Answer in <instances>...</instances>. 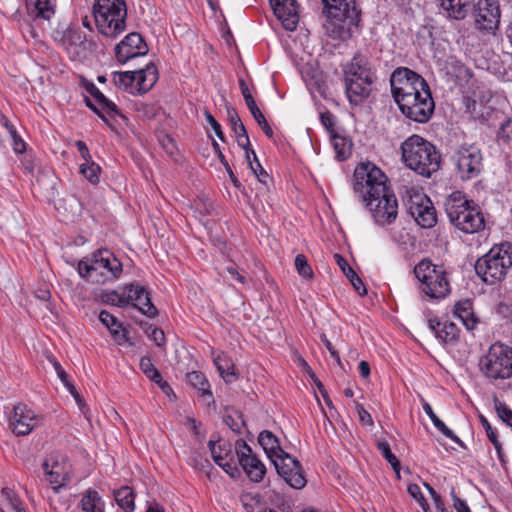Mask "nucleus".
Returning <instances> with one entry per match:
<instances>
[{
	"instance_id": "1",
	"label": "nucleus",
	"mask_w": 512,
	"mask_h": 512,
	"mask_svg": "<svg viewBox=\"0 0 512 512\" xmlns=\"http://www.w3.org/2000/svg\"><path fill=\"white\" fill-rule=\"evenodd\" d=\"M353 191L364 202L377 224L388 225L397 218V198L388 186L387 176L375 164L367 162L356 166Z\"/></svg>"
},
{
	"instance_id": "2",
	"label": "nucleus",
	"mask_w": 512,
	"mask_h": 512,
	"mask_svg": "<svg viewBox=\"0 0 512 512\" xmlns=\"http://www.w3.org/2000/svg\"><path fill=\"white\" fill-rule=\"evenodd\" d=\"M450 18L463 20L471 10L478 29L495 32L500 25L498 0H439Z\"/></svg>"
},
{
	"instance_id": "3",
	"label": "nucleus",
	"mask_w": 512,
	"mask_h": 512,
	"mask_svg": "<svg viewBox=\"0 0 512 512\" xmlns=\"http://www.w3.org/2000/svg\"><path fill=\"white\" fill-rule=\"evenodd\" d=\"M326 14V34L339 41H346L353 35L361 20V11L355 0H321Z\"/></svg>"
},
{
	"instance_id": "4",
	"label": "nucleus",
	"mask_w": 512,
	"mask_h": 512,
	"mask_svg": "<svg viewBox=\"0 0 512 512\" xmlns=\"http://www.w3.org/2000/svg\"><path fill=\"white\" fill-rule=\"evenodd\" d=\"M345 92L351 105L362 104L371 94L375 73L368 57L356 53L343 67Z\"/></svg>"
},
{
	"instance_id": "5",
	"label": "nucleus",
	"mask_w": 512,
	"mask_h": 512,
	"mask_svg": "<svg viewBox=\"0 0 512 512\" xmlns=\"http://www.w3.org/2000/svg\"><path fill=\"white\" fill-rule=\"evenodd\" d=\"M405 165L424 177L440 169L441 156L436 147L419 135H411L401 144Z\"/></svg>"
},
{
	"instance_id": "6",
	"label": "nucleus",
	"mask_w": 512,
	"mask_h": 512,
	"mask_svg": "<svg viewBox=\"0 0 512 512\" xmlns=\"http://www.w3.org/2000/svg\"><path fill=\"white\" fill-rule=\"evenodd\" d=\"M444 208L451 224L466 234L479 232L485 227L480 207L460 191H454L447 197Z\"/></svg>"
},
{
	"instance_id": "7",
	"label": "nucleus",
	"mask_w": 512,
	"mask_h": 512,
	"mask_svg": "<svg viewBox=\"0 0 512 512\" xmlns=\"http://www.w3.org/2000/svg\"><path fill=\"white\" fill-rule=\"evenodd\" d=\"M512 267V243L494 245L475 263V272L487 285H495L506 277Z\"/></svg>"
},
{
	"instance_id": "8",
	"label": "nucleus",
	"mask_w": 512,
	"mask_h": 512,
	"mask_svg": "<svg viewBox=\"0 0 512 512\" xmlns=\"http://www.w3.org/2000/svg\"><path fill=\"white\" fill-rule=\"evenodd\" d=\"M93 15L99 32L116 38L126 29L127 7L124 0H97Z\"/></svg>"
},
{
	"instance_id": "9",
	"label": "nucleus",
	"mask_w": 512,
	"mask_h": 512,
	"mask_svg": "<svg viewBox=\"0 0 512 512\" xmlns=\"http://www.w3.org/2000/svg\"><path fill=\"white\" fill-rule=\"evenodd\" d=\"M414 274L420 282V290L428 297L440 299L449 294L450 284L443 267L432 264L428 259H423L415 266Z\"/></svg>"
},
{
	"instance_id": "10",
	"label": "nucleus",
	"mask_w": 512,
	"mask_h": 512,
	"mask_svg": "<svg viewBox=\"0 0 512 512\" xmlns=\"http://www.w3.org/2000/svg\"><path fill=\"white\" fill-rule=\"evenodd\" d=\"M480 371L491 380H504L512 377V348L504 344H493L480 358Z\"/></svg>"
},
{
	"instance_id": "11",
	"label": "nucleus",
	"mask_w": 512,
	"mask_h": 512,
	"mask_svg": "<svg viewBox=\"0 0 512 512\" xmlns=\"http://www.w3.org/2000/svg\"><path fill=\"white\" fill-rule=\"evenodd\" d=\"M391 94L396 104L417 94L430 90L426 80L407 67H398L390 76Z\"/></svg>"
},
{
	"instance_id": "12",
	"label": "nucleus",
	"mask_w": 512,
	"mask_h": 512,
	"mask_svg": "<svg viewBox=\"0 0 512 512\" xmlns=\"http://www.w3.org/2000/svg\"><path fill=\"white\" fill-rule=\"evenodd\" d=\"M158 80L157 67L152 63H148L145 68L137 71L114 72L113 82L130 93H146Z\"/></svg>"
},
{
	"instance_id": "13",
	"label": "nucleus",
	"mask_w": 512,
	"mask_h": 512,
	"mask_svg": "<svg viewBox=\"0 0 512 512\" xmlns=\"http://www.w3.org/2000/svg\"><path fill=\"white\" fill-rule=\"evenodd\" d=\"M397 105L406 118L421 124L427 123L435 110V103L430 90L420 91L411 97H407Z\"/></svg>"
},
{
	"instance_id": "14",
	"label": "nucleus",
	"mask_w": 512,
	"mask_h": 512,
	"mask_svg": "<svg viewBox=\"0 0 512 512\" xmlns=\"http://www.w3.org/2000/svg\"><path fill=\"white\" fill-rule=\"evenodd\" d=\"M453 161L462 180L477 177L482 170V154L476 147H461L453 155Z\"/></svg>"
},
{
	"instance_id": "15",
	"label": "nucleus",
	"mask_w": 512,
	"mask_h": 512,
	"mask_svg": "<svg viewBox=\"0 0 512 512\" xmlns=\"http://www.w3.org/2000/svg\"><path fill=\"white\" fill-rule=\"evenodd\" d=\"M235 453L240 466L248 478L256 483L262 481L266 473V468L253 452L252 448L243 439L236 441Z\"/></svg>"
},
{
	"instance_id": "16",
	"label": "nucleus",
	"mask_w": 512,
	"mask_h": 512,
	"mask_svg": "<svg viewBox=\"0 0 512 512\" xmlns=\"http://www.w3.org/2000/svg\"><path fill=\"white\" fill-rule=\"evenodd\" d=\"M91 261L96 275V282L117 278L122 272L121 262L107 250L94 253Z\"/></svg>"
},
{
	"instance_id": "17",
	"label": "nucleus",
	"mask_w": 512,
	"mask_h": 512,
	"mask_svg": "<svg viewBox=\"0 0 512 512\" xmlns=\"http://www.w3.org/2000/svg\"><path fill=\"white\" fill-rule=\"evenodd\" d=\"M148 46L139 33H129L115 46V56L119 63L124 64L128 60L146 55Z\"/></svg>"
},
{
	"instance_id": "18",
	"label": "nucleus",
	"mask_w": 512,
	"mask_h": 512,
	"mask_svg": "<svg viewBox=\"0 0 512 512\" xmlns=\"http://www.w3.org/2000/svg\"><path fill=\"white\" fill-rule=\"evenodd\" d=\"M34 412L23 403L14 406L13 416L10 418V427L18 436L28 435L37 425Z\"/></svg>"
},
{
	"instance_id": "19",
	"label": "nucleus",
	"mask_w": 512,
	"mask_h": 512,
	"mask_svg": "<svg viewBox=\"0 0 512 512\" xmlns=\"http://www.w3.org/2000/svg\"><path fill=\"white\" fill-rule=\"evenodd\" d=\"M129 303L138 308L144 315L154 318L158 314L157 308L151 302L149 293L139 284H129L124 287Z\"/></svg>"
},
{
	"instance_id": "20",
	"label": "nucleus",
	"mask_w": 512,
	"mask_h": 512,
	"mask_svg": "<svg viewBox=\"0 0 512 512\" xmlns=\"http://www.w3.org/2000/svg\"><path fill=\"white\" fill-rule=\"evenodd\" d=\"M276 17L282 22L286 30L293 31L299 21L298 5L296 0H269Z\"/></svg>"
},
{
	"instance_id": "21",
	"label": "nucleus",
	"mask_w": 512,
	"mask_h": 512,
	"mask_svg": "<svg viewBox=\"0 0 512 512\" xmlns=\"http://www.w3.org/2000/svg\"><path fill=\"white\" fill-rule=\"evenodd\" d=\"M64 49L74 58L84 57L87 50L94 46L92 41L86 39L79 31H69L61 39Z\"/></svg>"
},
{
	"instance_id": "22",
	"label": "nucleus",
	"mask_w": 512,
	"mask_h": 512,
	"mask_svg": "<svg viewBox=\"0 0 512 512\" xmlns=\"http://www.w3.org/2000/svg\"><path fill=\"white\" fill-rule=\"evenodd\" d=\"M409 211L417 224L422 228H431L437 222L436 210L428 198L419 203L412 202Z\"/></svg>"
},
{
	"instance_id": "23",
	"label": "nucleus",
	"mask_w": 512,
	"mask_h": 512,
	"mask_svg": "<svg viewBox=\"0 0 512 512\" xmlns=\"http://www.w3.org/2000/svg\"><path fill=\"white\" fill-rule=\"evenodd\" d=\"M428 326L444 344H453L458 339L459 330L452 322L441 323L436 318H429Z\"/></svg>"
},
{
	"instance_id": "24",
	"label": "nucleus",
	"mask_w": 512,
	"mask_h": 512,
	"mask_svg": "<svg viewBox=\"0 0 512 512\" xmlns=\"http://www.w3.org/2000/svg\"><path fill=\"white\" fill-rule=\"evenodd\" d=\"M99 320L103 325H105L109 329L113 339L118 344L121 345L124 342L129 341L126 330L123 329L122 324L118 321V319L115 316L110 314L108 311L102 310L99 313Z\"/></svg>"
},
{
	"instance_id": "25",
	"label": "nucleus",
	"mask_w": 512,
	"mask_h": 512,
	"mask_svg": "<svg viewBox=\"0 0 512 512\" xmlns=\"http://www.w3.org/2000/svg\"><path fill=\"white\" fill-rule=\"evenodd\" d=\"M454 315L461 320L468 330H473L478 323L473 311V304L469 299L458 301L455 304Z\"/></svg>"
},
{
	"instance_id": "26",
	"label": "nucleus",
	"mask_w": 512,
	"mask_h": 512,
	"mask_svg": "<svg viewBox=\"0 0 512 512\" xmlns=\"http://www.w3.org/2000/svg\"><path fill=\"white\" fill-rule=\"evenodd\" d=\"M86 89L87 92L94 98L95 102L98 104L104 115L114 114L125 118V116L122 115L118 110L116 104L105 97V95L93 83H90Z\"/></svg>"
},
{
	"instance_id": "27",
	"label": "nucleus",
	"mask_w": 512,
	"mask_h": 512,
	"mask_svg": "<svg viewBox=\"0 0 512 512\" xmlns=\"http://www.w3.org/2000/svg\"><path fill=\"white\" fill-rule=\"evenodd\" d=\"M258 442L270 460L284 452L280 447L278 438L269 430H263L259 434Z\"/></svg>"
},
{
	"instance_id": "28",
	"label": "nucleus",
	"mask_w": 512,
	"mask_h": 512,
	"mask_svg": "<svg viewBox=\"0 0 512 512\" xmlns=\"http://www.w3.org/2000/svg\"><path fill=\"white\" fill-rule=\"evenodd\" d=\"M334 257L342 272L351 282L355 291L361 296L366 295V287L364 286L362 280L359 278L356 272L353 270V268L350 267L347 261L340 254H335Z\"/></svg>"
},
{
	"instance_id": "29",
	"label": "nucleus",
	"mask_w": 512,
	"mask_h": 512,
	"mask_svg": "<svg viewBox=\"0 0 512 512\" xmlns=\"http://www.w3.org/2000/svg\"><path fill=\"white\" fill-rule=\"evenodd\" d=\"M117 505L124 512H133L135 509V493L129 486H122L113 492Z\"/></svg>"
},
{
	"instance_id": "30",
	"label": "nucleus",
	"mask_w": 512,
	"mask_h": 512,
	"mask_svg": "<svg viewBox=\"0 0 512 512\" xmlns=\"http://www.w3.org/2000/svg\"><path fill=\"white\" fill-rule=\"evenodd\" d=\"M423 401V410L424 412L429 416L431 421L433 422V425L447 438L451 439L453 442L457 443L461 447H464L463 442L459 439L458 436L454 434V432L449 429L445 423L438 418V416L434 413L431 405L427 403L426 401Z\"/></svg>"
},
{
	"instance_id": "31",
	"label": "nucleus",
	"mask_w": 512,
	"mask_h": 512,
	"mask_svg": "<svg viewBox=\"0 0 512 512\" xmlns=\"http://www.w3.org/2000/svg\"><path fill=\"white\" fill-rule=\"evenodd\" d=\"M214 364L225 382H233L237 379L234 364L226 354L222 353L215 357Z\"/></svg>"
},
{
	"instance_id": "32",
	"label": "nucleus",
	"mask_w": 512,
	"mask_h": 512,
	"mask_svg": "<svg viewBox=\"0 0 512 512\" xmlns=\"http://www.w3.org/2000/svg\"><path fill=\"white\" fill-rule=\"evenodd\" d=\"M27 6L38 18L49 20L55 13L51 0H27Z\"/></svg>"
},
{
	"instance_id": "33",
	"label": "nucleus",
	"mask_w": 512,
	"mask_h": 512,
	"mask_svg": "<svg viewBox=\"0 0 512 512\" xmlns=\"http://www.w3.org/2000/svg\"><path fill=\"white\" fill-rule=\"evenodd\" d=\"M211 456L217 465H221L226 459L232 460V447L227 442L216 444V442L210 440L208 443Z\"/></svg>"
},
{
	"instance_id": "34",
	"label": "nucleus",
	"mask_w": 512,
	"mask_h": 512,
	"mask_svg": "<svg viewBox=\"0 0 512 512\" xmlns=\"http://www.w3.org/2000/svg\"><path fill=\"white\" fill-rule=\"evenodd\" d=\"M332 145L338 160H345L351 155L352 141L337 132L331 135Z\"/></svg>"
},
{
	"instance_id": "35",
	"label": "nucleus",
	"mask_w": 512,
	"mask_h": 512,
	"mask_svg": "<svg viewBox=\"0 0 512 512\" xmlns=\"http://www.w3.org/2000/svg\"><path fill=\"white\" fill-rule=\"evenodd\" d=\"M281 477L290 487L294 489H302L307 483L299 461H297L296 465H294L293 468L287 472L286 476L281 475Z\"/></svg>"
},
{
	"instance_id": "36",
	"label": "nucleus",
	"mask_w": 512,
	"mask_h": 512,
	"mask_svg": "<svg viewBox=\"0 0 512 512\" xmlns=\"http://www.w3.org/2000/svg\"><path fill=\"white\" fill-rule=\"evenodd\" d=\"M187 380L191 386L197 388L203 397L213 399L212 392L209 389V383L205 375L199 371H193L187 374Z\"/></svg>"
},
{
	"instance_id": "37",
	"label": "nucleus",
	"mask_w": 512,
	"mask_h": 512,
	"mask_svg": "<svg viewBox=\"0 0 512 512\" xmlns=\"http://www.w3.org/2000/svg\"><path fill=\"white\" fill-rule=\"evenodd\" d=\"M297 459L293 458L291 455L286 453L285 451L282 454H279L271 462L274 464L275 469L279 476L287 475V472L293 468L297 463Z\"/></svg>"
},
{
	"instance_id": "38",
	"label": "nucleus",
	"mask_w": 512,
	"mask_h": 512,
	"mask_svg": "<svg viewBox=\"0 0 512 512\" xmlns=\"http://www.w3.org/2000/svg\"><path fill=\"white\" fill-rule=\"evenodd\" d=\"M101 498L96 491L89 490L81 500L84 512H103L99 507Z\"/></svg>"
},
{
	"instance_id": "39",
	"label": "nucleus",
	"mask_w": 512,
	"mask_h": 512,
	"mask_svg": "<svg viewBox=\"0 0 512 512\" xmlns=\"http://www.w3.org/2000/svg\"><path fill=\"white\" fill-rule=\"evenodd\" d=\"M247 107H248L250 113L252 114L253 118L255 119V121L258 123V125L264 132V134L268 138H272L273 134H274L273 130H272L271 126L269 125V123L267 122V120H266L265 116L263 115V113L261 112V110L258 108L256 102L248 105Z\"/></svg>"
},
{
	"instance_id": "40",
	"label": "nucleus",
	"mask_w": 512,
	"mask_h": 512,
	"mask_svg": "<svg viewBox=\"0 0 512 512\" xmlns=\"http://www.w3.org/2000/svg\"><path fill=\"white\" fill-rule=\"evenodd\" d=\"M43 469H44L45 475L48 477V481L51 484L56 485L54 487V490L58 491L59 488L62 486L60 465L58 464V462H53V464L50 465L49 462L46 460L43 463Z\"/></svg>"
},
{
	"instance_id": "41",
	"label": "nucleus",
	"mask_w": 512,
	"mask_h": 512,
	"mask_svg": "<svg viewBox=\"0 0 512 512\" xmlns=\"http://www.w3.org/2000/svg\"><path fill=\"white\" fill-rule=\"evenodd\" d=\"M212 139V146H213V149L215 151V153L217 154L220 162L222 163V165L225 167L228 175H229V178L232 182V184L239 190H244L242 184L240 183V181L238 180V178L236 177V175L233 173L228 161L226 160L224 154L222 153L221 149H220V145L211 137Z\"/></svg>"
},
{
	"instance_id": "42",
	"label": "nucleus",
	"mask_w": 512,
	"mask_h": 512,
	"mask_svg": "<svg viewBox=\"0 0 512 512\" xmlns=\"http://www.w3.org/2000/svg\"><path fill=\"white\" fill-rule=\"evenodd\" d=\"M377 448L387 462L392 466L397 475L400 473V462L397 457L391 452L390 445L386 441H377Z\"/></svg>"
},
{
	"instance_id": "43",
	"label": "nucleus",
	"mask_w": 512,
	"mask_h": 512,
	"mask_svg": "<svg viewBox=\"0 0 512 512\" xmlns=\"http://www.w3.org/2000/svg\"><path fill=\"white\" fill-rule=\"evenodd\" d=\"M140 326L144 329L146 335L155 342L158 347L165 345V334L160 328L147 322H140Z\"/></svg>"
},
{
	"instance_id": "44",
	"label": "nucleus",
	"mask_w": 512,
	"mask_h": 512,
	"mask_svg": "<svg viewBox=\"0 0 512 512\" xmlns=\"http://www.w3.org/2000/svg\"><path fill=\"white\" fill-rule=\"evenodd\" d=\"M134 110L140 118L145 120L155 118L158 113V107L156 105L142 101H137L134 103Z\"/></svg>"
},
{
	"instance_id": "45",
	"label": "nucleus",
	"mask_w": 512,
	"mask_h": 512,
	"mask_svg": "<svg viewBox=\"0 0 512 512\" xmlns=\"http://www.w3.org/2000/svg\"><path fill=\"white\" fill-rule=\"evenodd\" d=\"M99 172V165L91 160L80 165V173L92 184L99 182Z\"/></svg>"
},
{
	"instance_id": "46",
	"label": "nucleus",
	"mask_w": 512,
	"mask_h": 512,
	"mask_svg": "<svg viewBox=\"0 0 512 512\" xmlns=\"http://www.w3.org/2000/svg\"><path fill=\"white\" fill-rule=\"evenodd\" d=\"M295 268L300 276L305 279H312L314 274L311 266L309 265L307 258L304 254H298L295 257Z\"/></svg>"
},
{
	"instance_id": "47",
	"label": "nucleus",
	"mask_w": 512,
	"mask_h": 512,
	"mask_svg": "<svg viewBox=\"0 0 512 512\" xmlns=\"http://www.w3.org/2000/svg\"><path fill=\"white\" fill-rule=\"evenodd\" d=\"M140 368L143 373L153 382L161 381V374L153 365L151 359L147 356H144L140 360Z\"/></svg>"
},
{
	"instance_id": "48",
	"label": "nucleus",
	"mask_w": 512,
	"mask_h": 512,
	"mask_svg": "<svg viewBox=\"0 0 512 512\" xmlns=\"http://www.w3.org/2000/svg\"><path fill=\"white\" fill-rule=\"evenodd\" d=\"M101 298L104 303L118 307H125L129 304L128 296L125 293L120 295L116 291L104 293Z\"/></svg>"
},
{
	"instance_id": "49",
	"label": "nucleus",
	"mask_w": 512,
	"mask_h": 512,
	"mask_svg": "<svg viewBox=\"0 0 512 512\" xmlns=\"http://www.w3.org/2000/svg\"><path fill=\"white\" fill-rule=\"evenodd\" d=\"M227 115L235 136L241 133L244 134L247 131L235 108H227Z\"/></svg>"
},
{
	"instance_id": "50",
	"label": "nucleus",
	"mask_w": 512,
	"mask_h": 512,
	"mask_svg": "<svg viewBox=\"0 0 512 512\" xmlns=\"http://www.w3.org/2000/svg\"><path fill=\"white\" fill-rule=\"evenodd\" d=\"M495 409L498 417L509 427L512 428V410L500 401L495 402Z\"/></svg>"
},
{
	"instance_id": "51",
	"label": "nucleus",
	"mask_w": 512,
	"mask_h": 512,
	"mask_svg": "<svg viewBox=\"0 0 512 512\" xmlns=\"http://www.w3.org/2000/svg\"><path fill=\"white\" fill-rule=\"evenodd\" d=\"M195 210L201 215H209L213 211V203L205 196H199L194 201Z\"/></svg>"
},
{
	"instance_id": "52",
	"label": "nucleus",
	"mask_w": 512,
	"mask_h": 512,
	"mask_svg": "<svg viewBox=\"0 0 512 512\" xmlns=\"http://www.w3.org/2000/svg\"><path fill=\"white\" fill-rule=\"evenodd\" d=\"M407 490H408V493L410 494V496L413 497L420 504V506L422 507L423 511L424 512H429V505L427 503V500L423 496V494H422V492L420 490L419 485H417V484H410L408 486Z\"/></svg>"
},
{
	"instance_id": "53",
	"label": "nucleus",
	"mask_w": 512,
	"mask_h": 512,
	"mask_svg": "<svg viewBox=\"0 0 512 512\" xmlns=\"http://www.w3.org/2000/svg\"><path fill=\"white\" fill-rule=\"evenodd\" d=\"M78 273L85 279H93L96 281V275L94 273L93 263L91 259L81 260L78 263Z\"/></svg>"
},
{
	"instance_id": "54",
	"label": "nucleus",
	"mask_w": 512,
	"mask_h": 512,
	"mask_svg": "<svg viewBox=\"0 0 512 512\" xmlns=\"http://www.w3.org/2000/svg\"><path fill=\"white\" fill-rule=\"evenodd\" d=\"M238 145L245 150V158H249V154H253L254 161H257V155L251 148L250 140L247 131L244 134L236 135Z\"/></svg>"
},
{
	"instance_id": "55",
	"label": "nucleus",
	"mask_w": 512,
	"mask_h": 512,
	"mask_svg": "<svg viewBox=\"0 0 512 512\" xmlns=\"http://www.w3.org/2000/svg\"><path fill=\"white\" fill-rule=\"evenodd\" d=\"M65 387L69 390V392L74 397V399L76 400L77 404L79 405L80 410L85 415V417L88 419V416H87L88 407L84 403L83 398L78 393L76 387L71 382L66 383Z\"/></svg>"
},
{
	"instance_id": "56",
	"label": "nucleus",
	"mask_w": 512,
	"mask_h": 512,
	"mask_svg": "<svg viewBox=\"0 0 512 512\" xmlns=\"http://www.w3.org/2000/svg\"><path fill=\"white\" fill-rule=\"evenodd\" d=\"M219 466L232 478H236L240 475V471L234 461V454L232 455V460L226 459Z\"/></svg>"
},
{
	"instance_id": "57",
	"label": "nucleus",
	"mask_w": 512,
	"mask_h": 512,
	"mask_svg": "<svg viewBox=\"0 0 512 512\" xmlns=\"http://www.w3.org/2000/svg\"><path fill=\"white\" fill-rule=\"evenodd\" d=\"M204 115H205L207 122L211 125L212 129L214 130L216 136L220 140L224 141V134L221 129V125L217 122V120L214 118V116L208 110L204 111Z\"/></svg>"
},
{
	"instance_id": "58",
	"label": "nucleus",
	"mask_w": 512,
	"mask_h": 512,
	"mask_svg": "<svg viewBox=\"0 0 512 512\" xmlns=\"http://www.w3.org/2000/svg\"><path fill=\"white\" fill-rule=\"evenodd\" d=\"M191 462L196 469L205 470L206 468H212L209 460L203 457L200 453H193L191 456Z\"/></svg>"
},
{
	"instance_id": "59",
	"label": "nucleus",
	"mask_w": 512,
	"mask_h": 512,
	"mask_svg": "<svg viewBox=\"0 0 512 512\" xmlns=\"http://www.w3.org/2000/svg\"><path fill=\"white\" fill-rule=\"evenodd\" d=\"M451 496H452V500H453V507L455 508V510L457 512H471L467 503L464 500L460 499L455 494L454 488H452Z\"/></svg>"
},
{
	"instance_id": "60",
	"label": "nucleus",
	"mask_w": 512,
	"mask_h": 512,
	"mask_svg": "<svg viewBox=\"0 0 512 512\" xmlns=\"http://www.w3.org/2000/svg\"><path fill=\"white\" fill-rule=\"evenodd\" d=\"M320 119L324 127L329 131L330 135L336 133L334 130V116L330 112L321 113Z\"/></svg>"
},
{
	"instance_id": "61",
	"label": "nucleus",
	"mask_w": 512,
	"mask_h": 512,
	"mask_svg": "<svg viewBox=\"0 0 512 512\" xmlns=\"http://www.w3.org/2000/svg\"><path fill=\"white\" fill-rule=\"evenodd\" d=\"M239 87H240L241 93L244 97L246 105L248 106L250 104H253L255 102V100H254L252 94L250 93V90H249V87H248L246 81L243 78H241L239 80Z\"/></svg>"
},
{
	"instance_id": "62",
	"label": "nucleus",
	"mask_w": 512,
	"mask_h": 512,
	"mask_svg": "<svg viewBox=\"0 0 512 512\" xmlns=\"http://www.w3.org/2000/svg\"><path fill=\"white\" fill-rule=\"evenodd\" d=\"M499 136L508 142H512V120L501 125Z\"/></svg>"
},
{
	"instance_id": "63",
	"label": "nucleus",
	"mask_w": 512,
	"mask_h": 512,
	"mask_svg": "<svg viewBox=\"0 0 512 512\" xmlns=\"http://www.w3.org/2000/svg\"><path fill=\"white\" fill-rule=\"evenodd\" d=\"M254 170H251L253 174L258 178V180L266 184V180L268 178V173L264 170V168L261 166L259 160L255 161Z\"/></svg>"
},
{
	"instance_id": "64",
	"label": "nucleus",
	"mask_w": 512,
	"mask_h": 512,
	"mask_svg": "<svg viewBox=\"0 0 512 512\" xmlns=\"http://www.w3.org/2000/svg\"><path fill=\"white\" fill-rule=\"evenodd\" d=\"M50 362L54 366V369L56 370L57 375L63 384L66 385V383H69L70 381L68 380V374L64 371L60 363L55 358L50 359Z\"/></svg>"
}]
</instances>
